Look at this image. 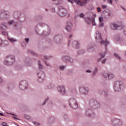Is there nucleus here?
I'll use <instances>...</instances> for the list:
<instances>
[{
    "label": "nucleus",
    "mask_w": 126,
    "mask_h": 126,
    "mask_svg": "<svg viewBox=\"0 0 126 126\" xmlns=\"http://www.w3.org/2000/svg\"><path fill=\"white\" fill-rule=\"evenodd\" d=\"M69 2H70L71 3H73V1H75V2L77 3L80 6H83L87 3V0H84V1L82 2L80 1V0H67Z\"/></svg>",
    "instance_id": "obj_1"
},
{
    "label": "nucleus",
    "mask_w": 126,
    "mask_h": 126,
    "mask_svg": "<svg viewBox=\"0 0 126 126\" xmlns=\"http://www.w3.org/2000/svg\"><path fill=\"white\" fill-rule=\"evenodd\" d=\"M69 106H70L73 109H76V108H77V103H76V100L73 98L69 99Z\"/></svg>",
    "instance_id": "obj_2"
},
{
    "label": "nucleus",
    "mask_w": 126,
    "mask_h": 126,
    "mask_svg": "<svg viewBox=\"0 0 126 126\" xmlns=\"http://www.w3.org/2000/svg\"><path fill=\"white\" fill-rule=\"evenodd\" d=\"M27 86H28L27 82L23 81L20 83L19 88L21 90H25V89H27Z\"/></svg>",
    "instance_id": "obj_3"
},
{
    "label": "nucleus",
    "mask_w": 126,
    "mask_h": 126,
    "mask_svg": "<svg viewBox=\"0 0 126 126\" xmlns=\"http://www.w3.org/2000/svg\"><path fill=\"white\" fill-rule=\"evenodd\" d=\"M11 59L13 62H14V56L11 55V56H6V58L5 59V61H4V64H5L6 65H11L12 63H10L9 62H7V59Z\"/></svg>",
    "instance_id": "obj_4"
},
{
    "label": "nucleus",
    "mask_w": 126,
    "mask_h": 126,
    "mask_svg": "<svg viewBox=\"0 0 126 126\" xmlns=\"http://www.w3.org/2000/svg\"><path fill=\"white\" fill-rule=\"evenodd\" d=\"M57 89L59 92H60L62 95H64V94H65V89H64V87L63 86L58 87Z\"/></svg>",
    "instance_id": "obj_5"
},
{
    "label": "nucleus",
    "mask_w": 126,
    "mask_h": 126,
    "mask_svg": "<svg viewBox=\"0 0 126 126\" xmlns=\"http://www.w3.org/2000/svg\"><path fill=\"white\" fill-rule=\"evenodd\" d=\"M59 14L60 16H65L66 14V9L64 8L60 9L59 11Z\"/></svg>",
    "instance_id": "obj_6"
},
{
    "label": "nucleus",
    "mask_w": 126,
    "mask_h": 126,
    "mask_svg": "<svg viewBox=\"0 0 126 126\" xmlns=\"http://www.w3.org/2000/svg\"><path fill=\"white\" fill-rule=\"evenodd\" d=\"M103 76L104 78H107L108 77V79H112L114 78V75L113 74H108L107 73H104L103 74Z\"/></svg>",
    "instance_id": "obj_7"
},
{
    "label": "nucleus",
    "mask_w": 126,
    "mask_h": 126,
    "mask_svg": "<svg viewBox=\"0 0 126 126\" xmlns=\"http://www.w3.org/2000/svg\"><path fill=\"white\" fill-rule=\"evenodd\" d=\"M71 28H72V24L70 22H67L66 26V30H67L68 32H70V31H71Z\"/></svg>",
    "instance_id": "obj_8"
},
{
    "label": "nucleus",
    "mask_w": 126,
    "mask_h": 126,
    "mask_svg": "<svg viewBox=\"0 0 126 126\" xmlns=\"http://www.w3.org/2000/svg\"><path fill=\"white\" fill-rule=\"evenodd\" d=\"M110 27L113 30H117V28H118L119 26L118 25L115 23H113L110 25Z\"/></svg>",
    "instance_id": "obj_9"
},
{
    "label": "nucleus",
    "mask_w": 126,
    "mask_h": 126,
    "mask_svg": "<svg viewBox=\"0 0 126 126\" xmlns=\"http://www.w3.org/2000/svg\"><path fill=\"white\" fill-rule=\"evenodd\" d=\"M119 84H120V83H119V82H117L114 83V90L116 92L120 91V89L117 87V85H119Z\"/></svg>",
    "instance_id": "obj_10"
},
{
    "label": "nucleus",
    "mask_w": 126,
    "mask_h": 126,
    "mask_svg": "<svg viewBox=\"0 0 126 126\" xmlns=\"http://www.w3.org/2000/svg\"><path fill=\"white\" fill-rule=\"evenodd\" d=\"M101 45H105V49H107V45L109 44V42H108L107 40H101L100 41Z\"/></svg>",
    "instance_id": "obj_11"
},
{
    "label": "nucleus",
    "mask_w": 126,
    "mask_h": 126,
    "mask_svg": "<svg viewBox=\"0 0 126 126\" xmlns=\"http://www.w3.org/2000/svg\"><path fill=\"white\" fill-rule=\"evenodd\" d=\"M96 33V36H95V39H100V40H102V37H101V34L99 33L98 31H96L95 32Z\"/></svg>",
    "instance_id": "obj_12"
},
{
    "label": "nucleus",
    "mask_w": 126,
    "mask_h": 126,
    "mask_svg": "<svg viewBox=\"0 0 126 126\" xmlns=\"http://www.w3.org/2000/svg\"><path fill=\"white\" fill-rule=\"evenodd\" d=\"M0 29H2L3 30H6V24L3 23L1 25V26H0Z\"/></svg>",
    "instance_id": "obj_13"
},
{
    "label": "nucleus",
    "mask_w": 126,
    "mask_h": 126,
    "mask_svg": "<svg viewBox=\"0 0 126 126\" xmlns=\"http://www.w3.org/2000/svg\"><path fill=\"white\" fill-rule=\"evenodd\" d=\"M91 21L92 22V25H94V26H96V23H95V18H93L91 19Z\"/></svg>",
    "instance_id": "obj_14"
},
{
    "label": "nucleus",
    "mask_w": 126,
    "mask_h": 126,
    "mask_svg": "<svg viewBox=\"0 0 126 126\" xmlns=\"http://www.w3.org/2000/svg\"><path fill=\"white\" fill-rule=\"evenodd\" d=\"M38 64L39 65L38 68H39V69H42L43 68V65L41 64L40 61L38 62Z\"/></svg>",
    "instance_id": "obj_15"
},
{
    "label": "nucleus",
    "mask_w": 126,
    "mask_h": 126,
    "mask_svg": "<svg viewBox=\"0 0 126 126\" xmlns=\"http://www.w3.org/2000/svg\"><path fill=\"white\" fill-rule=\"evenodd\" d=\"M9 41H11V43H13V42H16V40L14 38H9Z\"/></svg>",
    "instance_id": "obj_16"
},
{
    "label": "nucleus",
    "mask_w": 126,
    "mask_h": 126,
    "mask_svg": "<svg viewBox=\"0 0 126 126\" xmlns=\"http://www.w3.org/2000/svg\"><path fill=\"white\" fill-rule=\"evenodd\" d=\"M103 17H99V21L100 23H103Z\"/></svg>",
    "instance_id": "obj_17"
},
{
    "label": "nucleus",
    "mask_w": 126,
    "mask_h": 126,
    "mask_svg": "<svg viewBox=\"0 0 126 126\" xmlns=\"http://www.w3.org/2000/svg\"><path fill=\"white\" fill-rule=\"evenodd\" d=\"M64 60H69V57H68V56H65V57H64L63 58V61H64Z\"/></svg>",
    "instance_id": "obj_18"
},
{
    "label": "nucleus",
    "mask_w": 126,
    "mask_h": 126,
    "mask_svg": "<svg viewBox=\"0 0 126 126\" xmlns=\"http://www.w3.org/2000/svg\"><path fill=\"white\" fill-rule=\"evenodd\" d=\"M28 53H30V54H32V55H35V56H37V54H35L34 52L30 50L28 51Z\"/></svg>",
    "instance_id": "obj_19"
},
{
    "label": "nucleus",
    "mask_w": 126,
    "mask_h": 126,
    "mask_svg": "<svg viewBox=\"0 0 126 126\" xmlns=\"http://www.w3.org/2000/svg\"><path fill=\"white\" fill-rule=\"evenodd\" d=\"M2 34L4 36H6V35H7V32H2Z\"/></svg>",
    "instance_id": "obj_20"
},
{
    "label": "nucleus",
    "mask_w": 126,
    "mask_h": 126,
    "mask_svg": "<svg viewBox=\"0 0 126 126\" xmlns=\"http://www.w3.org/2000/svg\"><path fill=\"white\" fill-rule=\"evenodd\" d=\"M114 56H115V57H116V58H117V59H121V57H120L119 56V55H118V54H114Z\"/></svg>",
    "instance_id": "obj_21"
},
{
    "label": "nucleus",
    "mask_w": 126,
    "mask_h": 126,
    "mask_svg": "<svg viewBox=\"0 0 126 126\" xmlns=\"http://www.w3.org/2000/svg\"><path fill=\"white\" fill-rule=\"evenodd\" d=\"M85 91V94H87L88 93V88H86L84 89Z\"/></svg>",
    "instance_id": "obj_22"
},
{
    "label": "nucleus",
    "mask_w": 126,
    "mask_h": 126,
    "mask_svg": "<svg viewBox=\"0 0 126 126\" xmlns=\"http://www.w3.org/2000/svg\"><path fill=\"white\" fill-rule=\"evenodd\" d=\"M107 2L108 3H110V4H112L113 1H112V0H107Z\"/></svg>",
    "instance_id": "obj_23"
},
{
    "label": "nucleus",
    "mask_w": 126,
    "mask_h": 126,
    "mask_svg": "<svg viewBox=\"0 0 126 126\" xmlns=\"http://www.w3.org/2000/svg\"><path fill=\"white\" fill-rule=\"evenodd\" d=\"M80 17L81 18H83V17H84V14H83V13H81L80 14Z\"/></svg>",
    "instance_id": "obj_24"
},
{
    "label": "nucleus",
    "mask_w": 126,
    "mask_h": 126,
    "mask_svg": "<svg viewBox=\"0 0 126 126\" xmlns=\"http://www.w3.org/2000/svg\"><path fill=\"white\" fill-rule=\"evenodd\" d=\"M97 12H101V8L98 7V8H97Z\"/></svg>",
    "instance_id": "obj_25"
},
{
    "label": "nucleus",
    "mask_w": 126,
    "mask_h": 126,
    "mask_svg": "<svg viewBox=\"0 0 126 126\" xmlns=\"http://www.w3.org/2000/svg\"><path fill=\"white\" fill-rule=\"evenodd\" d=\"M13 22H14V21L13 20L10 21L8 22L9 25H11V24H12L13 23Z\"/></svg>",
    "instance_id": "obj_26"
},
{
    "label": "nucleus",
    "mask_w": 126,
    "mask_h": 126,
    "mask_svg": "<svg viewBox=\"0 0 126 126\" xmlns=\"http://www.w3.org/2000/svg\"><path fill=\"white\" fill-rule=\"evenodd\" d=\"M98 70V68H95V70L94 71V74H95L96 73V72H97V71Z\"/></svg>",
    "instance_id": "obj_27"
},
{
    "label": "nucleus",
    "mask_w": 126,
    "mask_h": 126,
    "mask_svg": "<svg viewBox=\"0 0 126 126\" xmlns=\"http://www.w3.org/2000/svg\"><path fill=\"white\" fill-rule=\"evenodd\" d=\"M103 26H104V23H100V24H99V27H103Z\"/></svg>",
    "instance_id": "obj_28"
},
{
    "label": "nucleus",
    "mask_w": 126,
    "mask_h": 126,
    "mask_svg": "<svg viewBox=\"0 0 126 126\" xmlns=\"http://www.w3.org/2000/svg\"><path fill=\"white\" fill-rule=\"evenodd\" d=\"M74 44H77V45H76V47L77 48H79V44L78 43V42H76Z\"/></svg>",
    "instance_id": "obj_29"
},
{
    "label": "nucleus",
    "mask_w": 126,
    "mask_h": 126,
    "mask_svg": "<svg viewBox=\"0 0 126 126\" xmlns=\"http://www.w3.org/2000/svg\"><path fill=\"white\" fill-rule=\"evenodd\" d=\"M100 56L101 58H105V54H102V53H100Z\"/></svg>",
    "instance_id": "obj_30"
},
{
    "label": "nucleus",
    "mask_w": 126,
    "mask_h": 126,
    "mask_svg": "<svg viewBox=\"0 0 126 126\" xmlns=\"http://www.w3.org/2000/svg\"><path fill=\"white\" fill-rule=\"evenodd\" d=\"M1 45H2V40L0 39V47H1Z\"/></svg>",
    "instance_id": "obj_31"
},
{
    "label": "nucleus",
    "mask_w": 126,
    "mask_h": 126,
    "mask_svg": "<svg viewBox=\"0 0 126 126\" xmlns=\"http://www.w3.org/2000/svg\"><path fill=\"white\" fill-rule=\"evenodd\" d=\"M64 68V66H60V69L61 70H63Z\"/></svg>",
    "instance_id": "obj_32"
},
{
    "label": "nucleus",
    "mask_w": 126,
    "mask_h": 126,
    "mask_svg": "<svg viewBox=\"0 0 126 126\" xmlns=\"http://www.w3.org/2000/svg\"><path fill=\"white\" fill-rule=\"evenodd\" d=\"M38 81H39V82H42V81H43V80L39 78L38 80Z\"/></svg>",
    "instance_id": "obj_33"
},
{
    "label": "nucleus",
    "mask_w": 126,
    "mask_h": 126,
    "mask_svg": "<svg viewBox=\"0 0 126 126\" xmlns=\"http://www.w3.org/2000/svg\"><path fill=\"white\" fill-rule=\"evenodd\" d=\"M106 7H107L106 5H103L102 6V8H106Z\"/></svg>",
    "instance_id": "obj_34"
},
{
    "label": "nucleus",
    "mask_w": 126,
    "mask_h": 126,
    "mask_svg": "<svg viewBox=\"0 0 126 126\" xmlns=\"http://www.w3.org/2000/svg\"><path fill=\"white\" fill-rule=\"evenodd\" d=\"M106 59H104L102 62V63L104 64L105 63V62H106Z\"/></svg>",
    "instance_id": "obj_35"
},
{
    "label": "nucleus",
    "mask_w": 126,
    "mask_h": 126,
    "mask_svg": "<svg viewBox=\"0 0 126 126\" xmlns=\"http://www.w3.org/2000/svg\"><path fill=\"white\" fill-rule=\"evenodd\" d=\"M34 125H35V126H40V124H39V123H34Z\"/></svg>",
    "instance_id": "obj_36"
},
{
    "label": "nucleus",
    "mask_w": 126,
    "mask_h": 126,
    "mask_svg": "<svg viewBox=\"0 0 126 126\" xmlns=\"http://www.w3.org/2000/svg\"><path fill=\"white\" fill-rule=\"evenodd\" d=\"M86 72L90 73V72H91V70H86Z\"/></svg>",
    "instance_id": "obj_37"
},
{
    "label": "nucleus",
    "mask_w": 126,
    "mask_h": 126,
    "mask_svg": "<svg viewBox=\"0 0 126 126\" xmlns=\"http://www.w3.org/2000/svg\"><path fill=\"white\" fill-rule=\"evenodd\" d=\"M13 119H14V120H18V118L15 117H13Z\"/></svg>",
    "instance_id": "obj_38"
},
{
    "label": "nucleus",
    "mask_w": 126,
    "mask_h": 126,
    "mask_svg": "<svg viewBox=\"0 0 126 126\" xmlns=\"http://www.w3.org/2000/svg\"><path fill=\"white\" fill-rule=\"evenodd\" d=\"M25 40L26 42H29V38H26Z\"/></svg>",
    "instance_id": "obj_39"
},
{
    "label": "nucleus",
    "mask_w": 126,
    "mask_h": 126,
    "mask_svg": "<svg viewBox=\"0 0 126 126\" xmlns=\"http://www.w3.org/2000/svg\"><path fill=\"white\" fill-rule=\"evenodd\" d=\"M46 102H47V99H45V102L43 103V105H45L46 104Z\"/></svg>",
    "instance_id": "obj_40"
},
{
    "label": "nucleus",
    "mask_w": 126,
    "mask_h": 126,
    "mask_svg": "<svg viewBox=\"0 0 126 126\" xmlns=\"http://www.w3.org/2000/svg\"><path fill=\"white\" fill-rule=\"evenodd\" d=\"M45 59H46V60H48L49 59V58H48V57L47 56H45L44 57Z\"/></svg>",
    "instance_id": "obj_41"
},
{
    "label": "nucleus",
    "mask_w": 126,
    "mask_h": 126,
    "mask_svg": "<svg viewBox=\"0 0 126 126\" xmlns=\"http://www.w3.org/2000/svg\"><path fill=\"white\" fill-rule=\"evenodd\" d=\"M2 81V79H1V78H0V83Z\"/></svg>",
    "instance_id": "obj_42"
},
{
    "label": "nucleus",
    "mask_w": 126,
    "mask_h": 126,
    "mask_svg": "<svg viewBox=\"0 0 126 126\" xmlns=\"http://www.w3.org/2000/svg\"><path fill=\"white\" fill-rule=\"evenodd\" d=\"M11 115H12V116H15V117H17L16 115H15V114H11Z\"/></svg>",
    "instance_id": "obj_43"
},
{
    "label": "nucleus",
    "mask_w": 126,
    "mask_h": 126,
    "mask_svg": "<svg viewBox=\"0 0 126 126\" xmlns=\"http://www.w3.org/2000/svg\"><path fill=\"white\" fill-rule=\"evenodd\" d=\"M57 38H59V37H55L54 38L55 41H56V39H57Z\"/></svg>",
    "instance_id": "obj_44"
},
{
    "label": "nucleus",
    "mask_w": 126,
    "mask_h": 126,
    "mask_svg": "<svg viewBox=\"0 0 126 126\" xmlns=\"http://www.w3.org/2000/svg\"><path fill=\"white\" fill-rule=\"evenodd\" d=\"M44 62H45V64H46V65L49 66V65L48 64H47V62H46L45 61H44Z\"/></svg>",
    "instance_id": "obj_45"
},
{
    "label": "nucleus",
    "mask_w": 126,
    "mask_h": 126,
    "mask_svg": "<svg viewBox=\"0 0 126 126\" xmlns=\"http://www.w3.org/2000/svg\"><path fill=\"white\" fill-rule=\"evenodd\" d=\"M0 116H3V114L0 113Z\"/></svg>",
    "instance_id": "obj_46"
},
{
    "label": "nucleus",
    "mask_w": 126,
    "mask_h": 126,
    "mask_svg": "<svg viewBox=\"0 0 126 126\" xmlns=\"http://www.w3.org/2000/svg\"><path fill=\"white\" fill-rule=\"evenodd\" d=\"M100 61H101V58H100L99 59H98V60H97V62H100Z\"/></svg>",
    "instance_id": "obj_47"
},
{
    "label": "nucleus",
    "mask_w": 126,
    "mask_h": 126,
    "mask_svg": "<svg viewBox=\"0 0 126 126\" xmlns=\"http://www.w3.org/2000/svg\"><path fill=\"white\" fill-rule=\"evenodd\" d=\"M94 17H96V14H94Z\"/></svg>",
    "instance_id": "obj_48"
},
{
    "label": "nucleus",
    "mask_w": 126,
    "mask_h": 126,
    "mask_svg": "<svg viewBox=\"0 0 126 126\" xmlns=\"http://www.w3.org/2000/svg\"><path fill=\"white\" fill-rule=\"evenodd\" d=\"M71 37H72V35H70L69 38H71Z\"/></svg>",
    "instance_id": "obj_49"
},
{
    "label": "nucleus",
    "mask_w": 126,
    "mask_h": 126,
    "mask_svg": "<svg viewBox=\"0 0 126 126\" xmlns=\"http://www.w3.org/2000/svg\"><path fill=\"white\" fill-rule=\"evenodd\" d=\"M88 51H89V52L91 51V50H90V49H88Z\"/></svg>",
    "instance_id": "obj_50"
},
{
    "label": "nucleus",
    "mask_w": 126,
    "mask_h": 126,
    "mask_svg": "<svg viewBox=\"0 0 126 126\" xmlns=\"http://www.w3.org/2000/svg\"><path fill=\"white\" fill-rule=\"evenodd\" d=\"M47 100H49V97H47Z\"/></svg>",
    "instance_id": "obj_51"
},
{
    "label": "nucleus",
    "mask_w": 126,
    "mask_h": 126,
    "mask_svg": "<svg viewBox=\"0 0 126 126\" xmlns=\"http://www.w3.org/2000/svg\"><path fill=\"white\" fill-rule=\"evenodd\" d=\"M48 35H49V33L46 34L45 35H46V36H48Z\"/></svg>",
    "instance_id": "obj_52"
},
{
    "label": "nucleus",
    "mask_w": 126,
    "mask_h": 126,
    "mask_svg": "<svg viewBox=\"0 0 126 126\" xmlns=\"http://www.w3.org/2000/svg\"><path fill=\"white\" fill-rule=\"evenodd\" d=\"M53 0V1H55V0Z\"/></svg>",
    "instance_id": "obj_53"
},
{
    "label": "nucleus",
    "mask_w": 126,
    "mask_h": 126,
    "mask_svg": "<svg viewBox=\"0 0 126 126\" xmlns=\"http://www.w3.org/2000/svg\"><path fill=\"white\" fill-rule=\"evenodd\" d=\"M92 49H93V48H91V50H92Z\"/></svg>",
    "instance_id": "obj_54"
},
{
    "label": "nucleus",
    "mask_w": 126,
    "mask_h": 126,
    "mask_svg": "<svg viewBox=\"0 0 126 126\" xmlns=\"http://www.w3.org/2000/svg\"><path fill=\"white\" fill-rule=\"evenodd\" d=\"M104 0V1H105L106 0Z\"/></svg>",
    "instance_id": "obj_55"
},
{
    "label": "nucleus",
    "mask_w": 126,
    "mask_h": 126,
    "mask_svg": "<svg viewBox=\"0 0 126 126\" xmlns=\"http://www.w3.org/2000/svg\"><path fill=\"white\" fill-rule=\"evenodd\" d=\"M117 0H115V1H117Z\"/></svg>",
    "instance_id": "obj_56"
},
{
    "label": "nucleus",
    "mask_w": 126,
    "mask_h": 126,
    "mask_svg": "<svg viewBox=\"0 0 126 126\" xmlns=\"http://www.w3.org/2000/svg\"><path fill=\"white\" fill-rule=\"evenodd\" d=\"M119 87H121V86H119Z\"/></svg>",
    "instance_id": "obj_57"
}]
</instances>
